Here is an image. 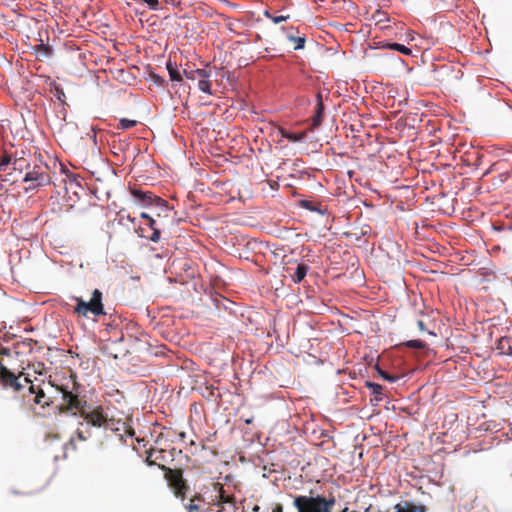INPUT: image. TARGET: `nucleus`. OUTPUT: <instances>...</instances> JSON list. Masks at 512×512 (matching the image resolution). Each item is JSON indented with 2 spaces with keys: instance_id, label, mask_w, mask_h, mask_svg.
<instances>
[{
  "instance_id": "cd10ccee",
  "label": "nucleus",
  "mask_w": 512,
  "mask_h": 512,
  "mask_svg": "<svg viewBox=\"0 0 512 512\" xmlns=\"http://www.w3.org/2000/svg\"><path fill=\"white\" fill-rule=\"evenodd\" d=\"M186 509L188 512H201V505L198 503H189Z\"/></svg>"
},
{
  "instance_id": "4c0bfd02",
  "label": "nucleus",
  "mask_w": 512,
  "mask_h": 512,
  "mask_svg": "<svg viewBox=\"0 0 512 512\" xmlns=\"http://www.w3.org/2000/svg\"><path fill=\"white\" fill-rule=\"evenodd\" d=\"M179 437H180L182 440H184V439H185V437H186V433H185V432H181V433H179Z\"/></svg>"
},
{
  "instance_id": "6ab92c4d",
  "label": "nucleus",
  "mask_w": 512,
  "mask_h": 512,
  "mask_svg": "<svg viewBox=\"0 0 512 512\" xmlns=\"http://www.w3.org/2000/svg\"><path fill=\"white\" fill-rule=\"evenodd\" d=\"M198 88L200 91L212 95V83L209 81V78H202L198 81Z\"/></svg>"
},
{
  "instance_id": "b1692460",
  "label": "nucleus",
  "mask_w": 512,
  "mask_h": 512,
  "mask_svg": "<svg viewBox=\"0 0 512 512\" xmlns=\"http://www.w3.org/2000/svg\"><path fill=\"white\" fill-rule=\"evenodd\" d=\"M12 159L9 155H3L0 160V171H6L12 166Z\"/></svg>"
},
{
  "instance_id": "f704fd0d",
  "label": "nucleus",
  "mask_w": 512,
  "mask_h": 512,
  "mask_svg": "<svg viewBox=\"0 0 512 512\" xmlns=\"http://www.w3.org/2000/svg\"><path fill=\"white\" fill-rule=\"evenodd\" d=\"M140 217H141V218H143V219H145V220H147V221L149 220V218H151V216H150V215H148V214H147V213H145V212L141 213V214H140Z\"/></svg>"
},
{
  "instance_id": "58836bf2",
  "label": "nucleus",
  "mask_w": 512,
  "mask_h": 512,
  "mask_svg": "<svg viewBox=\"0 0 512 512\" xmlns=\"http://www.w3.org/2000/svg\"><path fill=\"white\" fill-rule=\"evenodd\" d=\"M245 423H246V424H251V423H252V419H246V420H245Z\"/></svg>"
},
{
  "instance_id": "f257e3e1",
  "label": "nucleus",
  "mask_w": 512,
  "mask_h": 512,
  "mask_svg": "<svg viewBox=\"0 0 512 512\" xmlns=\"http://www.w3.org/2000/svg\"><path fill=\"white\" fill-rule=\"evenodd\" d=\"M58 389L62 394V403L59 405L60 411H70L74 415L79 414L88 426L105 430H118L115 425L119 424V421L109 416L102 406L91 407L86 400L79 398L77 394L69 391L66 387L61 386Z\"/></svg>"
},
{
  "instance_id": "a211bd4d",
  "label": "nucleus",
  "mask_w": 512,
  "mask_h": 512,
  "mask_svg": "<svg viewBox=\"0 0 512 512\" xmlns=\"http://www.w3.org/2000/svg\"><path fill=\"white\" fill-rule=\"evenodd\" d=\"M287 38L293 42L295 44L294 46V50H300V49H303L304 46H305V37H301V36H294L292 33H290L289 31L287 32Z\"/></svg>"
},
{
  "instance_id": "c9c22d12",
  "label": "nucleus",
  "mask_w": 512,
  "mask_h": 512,
  "mask_svg": "<svg viewBox=\"0 0 512 512\" xmlns=\"http://www.w3.org/2000/svg\"><path fill=\"white\" fill-rule=\"evenodd\" d=\"M273 512H282V506H281V505H277V506L273 509Z\"/></svg>"
},
{
  "instance_id": "412c9836",
  "label": "nucleus",
  "mask_w": 512,
  "mask_h": 512,
  "mask_svg": "<svg viewBox=\"0 0 512 512\" xmlns=\"http://www.w3.org/2000/svg\"><path fill=\"white\" fill-rule=\"evenodd\" d=\"M264 15L267 18H269L270 20H272L273 23H275V24H278V23H281L283 21H287L288 19H290L289 14L276 16V15L271 14L269 11H265Z\"/></svg>"
},
{
  "instance_id": "9b49d317",
  "label": "nucleus",
  "mask_w": 512,
  "mask_h": 512,
  "mask_svg": "<svg viewBox=\"0 0 512 512\" xmlns=\"http://www.w3.org/2000/svg\"><path fill=\"white\" fill-rule=\"evenodd\" d=\"M184 75L187 79L190 80H200L202 78H210L212 76V69L207 66L204 69H195V70H184Z\"/></svg>"
},
{
  "instance_id": "39448f33",
  "label": "nucleus",
  "mask_w": 512,
  "mask_h": 512,
  "mask_svg": "<svg viewBox=\"0 0 512 512\" xmlns=\"http://www.w3.org/2000/svg\"><path fill=\"white\" fill-rule=\"evenodd\" d=\"M50 181L49 167L43 164L34 165L32 169L29 168L23 177V182L29 183L25 188L26 191L46 186Z\"/></svg>"
},
{
  "instance_id": "ea45409f",
  "label": "nucleus",
  "mask_w": 512,
  "mask_h": 512,
  "mask_svg": "<svg viewBox=\"0 0 512 512\" xmlns=\"http://www.w3.org/2000/svg\"><path fill=\"white\" fill-rule=\"evenodd\" d=\"M504 341H506V342H507V340H506V339H501V340H500V344H502Z\"/></svg>"
},
{
  "instance_id": "f3484780",
  "label": "nucleus",
  "mask_w": 512,
  "mask_h": 512,
  "mask_svg": "<svg viewBox=\"0 0 512 512\" xmlns=\"http://www.w3.org/2000/svg\"><path fill=\"white\" fill-rule=\"evenodd\" d=\"M366 386L371 390V392L375 395V399L377 401H381L382 400V391H383V387L378 384V383H374V382H370V381H367L366 382Z\"/></svg>"
},
{
  "instance_id": "393cba45",
  "label": "nucleus",
  "mask_w": 512,
  "mask_h": 512,
  "mask_svg": "<svg viewBox=\"0 0 512 512\" xmlns=\"http://www.w3.org/2000/svg\"><path fill=\"white\" fill-rule=\"evenodd\" d=\"M389 48L393 49V50H396V51H398V52H400V53H402L404 55H410L411 54V50L408 47H406V46H404L402 44H399V43H392V44L389 45Z\"/></svg>"
},
{
  "instance_id": "c756f323",
  "label": "nucleus",
  "mask_w": 512,
  "mask_h": 512,
  "mask_svg": "<svg viewBox=\"0 0 512 512\" xmlns=\"http://www.w3.org/2000/svg\"><path fill=\"white\" fill-rule=\"evenodd\" d=\"M76 436L78 440L85 441L89 438L90 435H85V433L82 430L78 429L76 432Z\"/></svg>"
},
{
  "instance_id": "6e6552de",
  "label": "nucleus",
  "mask_w": 512,
  "mask_h": 512,
  "mask_svg": "<svg viewBox=\"0 0 512 512\" xmlns=\"http://www.w3.org/2000/svg\"><path fill=\"white\" fill-rule=\"evenodd\" d=\"M215 488L218 489L219 493L218 500L214 503V505L219 507L218 512H224L223 504H229L232 509L230 512H236L238 508L236 506V499L234 495L226 494L223 486L220 483H216Z\"/></svg>"
},
{
  "instance_id": "5701e85b",
  "label": "nucleus",
  "mask_w": 512,
  "mask_h": 512,
  "mask_svg": "<svg viewBox=\"0 0 512 512\" xmlns=\"http://www.w3.org/2000/svg\"><path fill=\"white\" fill-rule=\"evenodd\" d=\"M137 124V121L135 120H129L126 118H123L119 121L118 128L122 130H127L132 127H134Z\"/></svg>"
},
{
  "instance_id": "7c9ffc66",
  "label": "nucleus",
  "mask_w": 512,
  "mask_h": 512,
  "mask_svg": "<svg viewBox=\"0 0 512 512\" xmlns=\"http://www.w3.org/2000/svg\"><path fill=\"white\" fill-rule=\"evenodd\" d=\"M151 457H152V452L149 451L148 456L146 457V460H145V462L147 463L148 466L156 465V462L154 460H152Z\"/></svg>"
},
{
  "instance_id": "4be33fe9",
  "label": "nucleus",
  "mask_w": 512,
  "mask_h": 512,
  "mask_svg": "<svg viewBox=\"0 0 512 512\" xmlns=\"http://www.w3.org/2000/svg\"><path fill=\"white\" fill-rule=\"evenodd\" d=\"M144 3L150 10L158 11L162 9L161 2L159 0H140Z\"/></svg>"
},
{
  "instance_id": "f03ea898",
  "label": "nucleus",
  "mask_w": 512,
  "mask_h": 512,
  "mask_svg": "<svg viewBox=\"0 0 512 512\" xmlns=\"http://www.w3.org/2000/svg\"><path fill=\"white\" fill-rule=\"evenodd\" d=\"M76 302L73 308V314L87 318L89 314H92L95 319L102 315H106L103 304V294L99 289H95L92 292L90 300L86 301L82 297L73 296L71 298Z\"/></svg>"
},
{
  "instance_id": "2f4dec72",
  "label": "nucleus",
  "mask_w": 512,
  "mask_h": 512,
  "mask_svg": "<svg viewBox=\"0 0 512 512\" xmlns=\"http://www.w3.org/2000/svg\"><path fill=\"white\" fill-rule=\"evenodd\" d=\"M380 374H381V376H382L385 380H387V381H389V382H393V381L395 380V378H394L393 376H390V375H389V374H387L386 372H382V371H380Z\"/></svg>"
},
{
  "instance_id": "1a4fd4ad",
  "label": "nucleus",
  "mask_w": 512,
  "mask_h": 512,
  "mask_svg": "<svg viewBox=\"0 0 512 512\" xmlns=\"http://www.w3.org/2000/svg\"><path fill=\"white\" fill-rule=\"evenodd\" d=\"M24 381L26 383H30V386H29L28 390H29V393L35 394V397H34V403L35 404L40 405L42 407H46V406H50L53 403L51 398L46 395V393L43 390V388H41L40 386H35L34 384H32L31 380L28 377H25Z\"/></svg>"
},
{
  "instance_id": "e433bc0d",
  "label": "nucleus",
  "mask_w": 512,
  "mask_h": 512,
  "mask_svg": "<svg viewBox=\"0 0 512 512\" xmlns=\"http://www.w3.org/2000/svg\"><path fill=\"white\" fill-rule=\"evenodd\" d=\"M373 506L370 504L365 510L364 512H373Z\"/></svg>"
},
{
  "instance_id": "423d86ee",
  "label": "nucleus",
  "mask_w": 512,
  "mask_h": 512,
  "mask_svg": "<svg viewBox=\"0 0 512 512\" xmlns=\"http://www.w3.org/2000/svg\"><path fill=\"white\" fill-rule=\"evenodd\" d=\"M22 375L23 372L15 374L0 361V385L2 388L11 389L13 392L21 391L23 389V384L20 381Z\"/></svg>"
},
{
  "instance_id": "72a5a7b5",
  "label": "nucleus",
  "mask_w": 512,
  "mask_h": 512,
  "mask_svg": "<svg viewBox=\"0 0 512 512\" xmlns=\"http://www.w3.org/2000/svg\"><path fill=\"white\" fill-rule=\"evenodd\" d=\"M303 206L310 210H314V207H312L308 201H304Z\"/></svg>"
},
{
  "instance_id": "0eeeda50",
  "label": "nucleus",
  "mask_w": 512,
  "mask_h": 512,
  "mask_svg": "<svg viewBox=\"0 0 512 512\" xmlns=\"http://www.w3.org/2000/svg\"><path fill=\"white\" fill-rule=\"evenodd\" d=\"M130 193L139 204L144 206H149L153 203L160 204L162 202V199L155 196L152 192L142 191L136 187L130 188Z\"/></svg>"
},
{
  "instance_id": "9d476101",
  "label": "nucleus",
  "mask_w": 512,
  "mask_h": 512,
  "mask_svg": "<svg viewBox=\"0 0 512 512\" xmlns=\"http://www.w3.org/2000/svg\"><path fill=\"white\" fill-rule=\"evenodd\" d=\"M147 225L152 230V234L149 235V236H146L144 234V229L143 228H139L137 230L138 235L140 237H145V238L149 239L152 242H155V243L159 242L160 241L161 232H160V229L156 225V221L151 217L147 221Z\"/></svg>"
},
{
  "instance_id": "aec40b11",
  "label": "nucleus",
  "mask_w": 512,
  "mask_h": 512,
  "mask_svg": "<svg viewBox=\"0 0 512 512\" xmlns=\"http://www.w3.org/2000/svg\"><path fill=\"white\" fill-rule=\"evenodd\" d=\"M167 69L169 72L170 79L172 81H181L182 76L178 71L177 67L173 66L171 62L167 63Z\"/></svg>"
},
{
  "instance_id": "7ed1b4c3",
  "label": "nucleus",
  "mask_w": 512,
  "mask_h": 512,
  "mask_svg": "<svg viewBox=\"0 0 512 512\" xmlns=\"http://www.w3.org/2000/svg\"><path fill=\"white\" fill-rule=\"evenodd\" d=\"M335 504V498H325L321 495L296 496L293 500L294 507L298 510L297 512H332V508Z\"/></svg>"
},
{
  "instance_id": "c85d7f7f",
  "label": "nucleus",
  "mask_w": 512,
  "mask_h": 512,
  "mask_svg": "<svg viewBox=\"0 0 512 512\" xmlns=\"http://www.w3.org/2000/svg\"><path fill=\"white\" fill-rule=\"evenodd\" d=\"M201 502H204V498L201 494L197 493L195 494L191 499H190V503H198L200 504Z\"/></svg>"
},
{
  "instance_id": "f8f14e48",
  "label": "nucleus",
  "mask_w": 512,
  "mask_h": 512,
  "mask_svg": "<svg viewBox=\"0 0 512 512\" xmlns=\"http://www.w3.org/2000/svg\"><path fill=\"white\" fill-rule=\"evenodd\" d=\"M424 505H417L411 501H403L394 506V512H423Z\"/></svg>"
},
{
  "instance_id": "bb28decb",
  "label": "nucleus",
  "mask_w": 512,
  "mask_h": 512,
  "mask_svg": "<svg viewBox=\"0 0 512 512\" xmlns=\"http://www.w3.org/2000/svg\"><path fill=\"white\" fill-rule=\"evenodd\" d=\"M54 96L62 103L65 102V93H64V90L59 86V85H56L55 86V93H54Z\"/></svg>"
},
{
  "instance_id": "2eb2a0df",
  "label": "nucleus",
  "mask_w": 512,
  "mask_h": 512,
  "mask_svg": "<svg viewBox=\"0 0 512 512\" xmlns=\"http://www.w3.org/2000/svg\"><path fill=\"white\" fill-rule=\"evenodd\" d=\"M30 168V164L25 157L15 158L12 162L11 169L13 171H17L20 175L24 170H28Z\"/></svg>"
},
{
  "instance_id": "dca6fc26",
  "label": "nucleus",
  "mask_w": 512,
  "mask_h": 512,
  "mask_svg": "<svg viewBox=\"0 0 512 512\" xmlns=\"http://www.w3.org/2000/svg\"><path fill=\"white\" fill-rule=\"evenodd\" d=\"M280 133H281L282 137L288 139L291 142H299V141L303 140L305 137V132L292 133V132H288L284 129H281Z\"/></svg>"
},
{
  "instance_id": "4468645a",
  "label": "nucleus",
  "mask_w": 512,
  "mask_h": 512,
  "mask_svg": "<svg viewBox=\"0 0 512 512\" xmlns=\"http://www.w3.org/2000/svg\"><path fill=\"white\" fill-rule=\"evenodd\" d=\"M308 270H309L308 265H306L304 263H299L296 267L295 272L291 275L293 282L300 283L307 275Z\"/></svg>"
},
{
  "instance_id": "a878e982",
  "label": "nucleus",
  "mask_w": 512,
  "mask_h": 512,
  "mask_svg": "<svg viewBox=\"0 0 512 512\" xmlns=\"http://www.w3.org/2000/svg\"><path fill=\"white\" fill-rule=\"evenodd\" d=\"M407 347L414 349H424L426 347V343L421 340H410L405 343Z\"/></svg>"
},
{
  "instance_id": "20e7f679",
  "label": "nucleus",
  "mask_w": 512,
  "mask_h": 512,
  "mask_svg": "<svg viewBox=\"0 0 512 512\" xmlns=\"http://www.w3.org/2000/svg\"><path fill=\"white\" fill-rule=\"evenodd\" d=\"M158 467L164 472V478L168 482L169 487L173 490L174 495L184 500L189 490V485L183 478L182 470L172 469L161 464H159Z\"/></svg>"
},
{
  "instance_id": "ddd939ff",
  "label": "nucleus",
  "mask_w": 512,
  "mask_h": 512,
  "mask_svg": "<svg viewBox=\"0 0 512 512\" xmlns=\"http://www.w3.org/2000/svg\"><path fill=\"white\" fill-rule=\"evenodd\" d=\"M323 112H324V104H323L322 96L320 93H318L315 115L312 119V127L313 128H317L320 126V124L322 122Z\"/></svg>"
},
{
  "instance_id": "a19ab883",
  "label": "nucleus",
  "mask_w": 512,
  "mask_h": 512,
  "mask_svg": "<svg viewBox=\"0 0 512 512\" xmlns=\"http://www.w3.org/2000/svg\"><path fill=\"white\" fill-rule=\"evenodd\" d=\"M426 511H427V508H426V506L424 505V507H423V512H426Z\"/></svg>"
},
{
  "instance_id": "473e14b6",
  "label": "nucleus",
  "mask_w": 512,
  "mask_h": 512,
  "mask_svg": "<svg viewBox=\"0 0 512 512\" xmlns=\"http://www.w3.org/2000/svg\"><path fill=\"white\" fill-rule=\"evenodd\" d=\"M417 326H418L420 331H425L426 330L425 323L422 320H418L417 321Z\"/></svg>"
}]
</instances>
